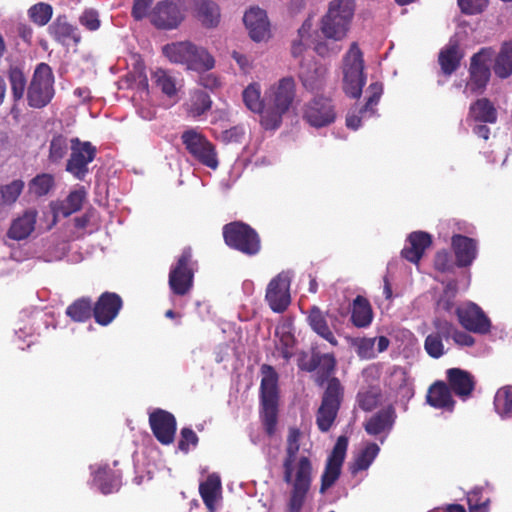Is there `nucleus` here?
Returning a JSON list of instances; mask_svg holds the SVG:
<instances>
[{"instance_id": "obj_58", "label": "nucleus", "mask_w": 512, "mask_h": 512, "mask_svg": "<svg viewBox=\"0 0 512 512\" xmlns=\"http://www.w3.org/2000/svg\"><path fill=\"white\" fill-rule=\"evenodd\" d=\"M462 13L475 15L481 13L487 6L488 0H457Z\"/></svg>"}, {"instance_id": "obj_25", "label": "nucleus", "mask_w": 512, "mask_h": 512, "mask_svg": "<svg viewBox=\"0 0 512 512\" xmlns=\"http://www.w3.org/2000/svg\"><path fill=\"white\" fill-rule=\"evenodd\" d=\"M397 414L393 405H388L373 414L363 425L367 434L377 436L389 433L396 421Z\"/></svg>"}, {"instance_id": "obj_28", "label": "nucleus", "mask_w": 512, "mask_h": 512, "mask_svg": "<svg viewBox=\"0 0 512 512\" xmlns=\"http://www.w3.org/2000/svg\"><path fill=\"white\" fill-rule=\"evenodd\" d=\"M49 34L58 43L69 46L71 43L78 45L81 35L78 28L70 24L65 15L58 16L48 27Z\"/></svg>"}, {"instance_id": "obj_26", "label": "nucleus", "mask_w": 512, "mask_h": 512, "mask_svg": "<svg viewBox=\"0 0 512 512\" xmlns=\"http://www.w3.org/2000/svg\"><path fill=\"white\" fill-rule=\"evenodd\" d=\"M407 245L402 249L401 256L407 261L418 264L424 252L432 244V237L424 231H414L407 237Z\"/></svg>"}, {"instance_id": "obj_47", "label": "nucleus", "mask_w": 512, "mask_h": 512, "mask_svg": "<svg viewBox=\"0 0 512 512\" xmlns=\"http://www.w3.org/2000/svg\"><path fill=\"white\" fill-rule=\"evenodd\" d=\"M93 304L89 298H80L66 309V314L76 322H85L93 316Z\"/></svg>"}, {"instance_id": "obj_2", "label": "nucleus", "mask_w": 512, "mask_h": 512, "mask_svg": "<svg viewBox=\"0 0 512 512\" xmlns=\"http://www.w3.org/2000/svg\"><path fill=\"white\" fill-rule=\"evenodd\" d=\"M260 418L268 435H273L276 430L278 408L280 400L279 375L275 368L268 364L260 367Z\"/></svg>"}, {"instance_id": "obj_20", "label": "nucleus", "mask_w": 512, "mask_h": 512, "mask_svg": "<svg viewBox=\"0 0 512 512\" xmlns=\"http://www.w3.org/2000/svg\"><path fill=\"white\" fill-rule=\"evenodd\" d=\"M122 298L114 292L102 293L93 305V317L101 326L109 325L122 309Z\"/></svg>"}, {"instance_id": "obj_38", "label": "nucleus", "mask_w": 512, "mask_h": 512, "mask_svg": "<svg viewBox=\"0 0 512 512\" xmlns=\"http://www.w3.org/2000/svg\"><path fill=\"white\" fill-rule=\"evenodd\" d=\"M275 336L279 339V351L281 356L288 362L294 355L293 349L296 345L292 325L290 323L278 325L275 329Z\"/></svg>"}, {"instance_id": "obj_4", "label": "nucleus", "mask_w": 512, "mask_h": 512, "mask_svg": "<svg viewBox=\"0 0 512 512\" xmlns=\"http://www.w3.org/2000/svg\"><path fill=\"white\" fill-rule=\"evenodd\" d=\"M355 0H331L320 20V31L327 39L341 41L349 30L355 14Z\"/></svg>"}, {"instance_id": "obj_53", "label": "nucleus", "mask_w": 512, "mask_h": 512, "mask_svg": "<svg viewBox=\"0 0 512 512\" xmlns=\"http://www.w3.org/2000/svg\"><path fill=\"white\" fill-rule=\"evenodd\" d=\"M381 399V391L377 387H370L357 393L356 401L361 410L370 412L375 409Z\"/></svg>"}, {"instance_id": "obj_45", "label": "nucleus", "mask_w": 512, "mask_h": 512, "mask_svg": "<svg viewBox=\"0 0 512 512\" xmlns=\"http://www.w3.org/2000/svg\"><path fill=\"white\" fill-rule=\"evenodd\" d=\"M12 97L15 103L20 101L27 90V80L24 72L16 66H11L7 72Z\"/></svg>"}, {"instance_id": "obj_35", "label": "nucleus", "mask_w": 512, "mask_h": 512, "mask_svg": "<svg viewBox=\"0 0 512 512\" xmlns=\"http://www.w3.org/2000/svg\"><path fill=\"white\" fill-rule=\"evenodd\" d=\"M307 321L313 332L328 341L332 346H338V340L328 325L326 315L318 306L311 307Z\"/></svg>"}, {"instance_id": "obj_63", "label": "nucleus", "mask_w": 512, "mask_h": 512, "mask_svg": "<svg viewBox=\"0 0 512 512\" xmlns=\"http://www.w3.org/2000/svg\"><path fill=\"white\" fill-rule=\"evenodd\" d=\"M153 0H134L131 14L135 20H142L148 15Z\"/></svg>"}, {"instance_id": "obj_1", "label": "nucleus", "mask_w": 512, "mask_h": 512, "mask_svg": "<svg viewBox=\"0 0 512 512\" xmlns=\"http://www.w3.org/2000/svg\"><path fill=\"white\" fill-rule=\"evenodd\" d=\"M297 366L305 372L317 371L314 382L319 387H324L321 403L316 411L317 428L328 432L334 425L341 405L344 401L345 388L337 377H331L336 368V359L333 354L312 352L308 357L306 352H301Z\"/></svg>"}, {"instance_id": "obj_14", "label": "nucleus", "mask_w": 512, "mask_h": 512, "mask_svg": "<svg viewBox=\"0 0 512 512\" xmlns=\"http://www.w3.org/2000/svg\"><path fill=\"white\" fill-rule=\"evenodd\" d=\"M187 0H163L150 13L151 23L158 29L172 30L184 20L182 5Z\"/></svg>"}, {"instance_id": "obj_30", "label": "nucleus", "mask_w": 512, "mask_h": 512, "mask_svg": "<svg viewBox=\"0 0 512 512\" xmlns=\"http://www.w3.org/2000/svg\"><path fill=\"white\" fill-rule=\"evenodd\" d=\"M37 214L35 209L26 210L21 216L12 221L7 236L17 241L28 238L35 229Z\"/></svg>"}, {"instance_id": "obj_7", "label": "nucleus", "mask_w": 512, "mask_h": 512, "mask_svg": "<svg viewBox=\"0 0 512 512\" xmlns=\"http://www.w3.org/2000/svg\"><path fill=\"white\" fill-rule=\"evenodd\" d=\"M196 265L191 247H185L169 271L168 285L173 295L185 296L190 293L194 285Z\"/></svg>"}, {"instance_id": "obj_46", "label": "nucleus", "mask_w": 512, "mask_h": 512, "mask_svg": "<svg viewBox=\"0 0 512 512\" xmlns=\"http://www.w3.org/2000/svg\"><path fill=\"white\" fill-rule=\"evenodd\" d=\"M211 104L209 94L203 90H198L191 95L186 111L192 118H197L207 112L211 108Z\"/></svg>"}, {"instance_id": "obj_41", "label": "nucleus", "mask_w": 512, "mask_h": 512, "mask_svg": "<svg viewBox=\"0 0 512 512\" xmlns=\"http://www.w3.org/2000/svg\"><path fill=\"white\" fill-rule=\"evenodd\" d=\"M151 80L167 97L171 98L177 94V80L170 71L156 68L151 73Z\"/></svg>"}, {"instance_id": "obj_31", "label": "nucleus", "mask_w": 512, "mask_h": 512, "mask_svg": "<svg viewBox=\"0 0 512 512\" xmlns=\"http://www.w3.org/2000/svg\"><path fill=\"white\" fill-rule=\"evenodd\" d=\"M121 478L119 470L103 465L94 472L93 483L103 494H110L119 490Z\"/></svg>"}, {"instance_id": "obj_60", "label": "nucleus", "mask_w": 512, "mask_h": 512, "mask_svg": "<svg viewBox=\"0 0 512 512\" xmlns=\"http://www.w3.org/2000/svg\"><path fill=\"white\" fill-rule=\"evenodd\" d=\"M432 324L436 330L434 334H439L440 337L446 340L451 338L456 330L454 325L450 321L443 319L441 317H435Z\"/></svg>"}, {"instance_id": "obj_24", "label": "nucleus", "mask_w": 512, "mask_h": 512, "mask_svg": "<svg viewBox=\"0 0 512 512\" xmlns=\"http://www.w3.org/2000/svg\"><path fill=\"white\" fill-rule=\"evenodd\" d=\"M450 390L461 399L469 398L476 386L475 377L461 368H450L446 371Z\"/></svg>"}, {"instance_id": "obj_49", "label": "nucleus", "mask_w": 512, "mask_h": 512, "mask_svg": "<svg viewBox=\"0 0 512 512\" xmlns=\"http://www.w3.org/2000/svg\"><path fill=\"white\" fill-rule=\"evenodd\" d=\"M55 186L52 174L41 173L32 178L28 183L29 193L36 197L46 196Z\"/></svg>"}, {"instance_id": "obj_17", "label": "nucleus", "mask_w": 512, "mask_h": 512, "mask_svg": "<svg viewBox=\"0 0 512 512\" xmlns=\"http://www.w3.org/2000/svg\"><path fill=\"white\" fill-rule=\"evenodd\" d=\"M291 280L288 274L282 272L272 278L267 285L265 300L275 313L285 312L291 304Z\"/></svg>"}, {"instance_id": "obj_11", "label": "nucleus", "mask_w": 512, "mask_h": 512, "mask_svg": "<svg viewBox=\"0 0 512 512\" xmlns=\"http://www.w3.org/2000/svg\"><path fill=\"white\" fill-rule=\"evenodd\" d=\"M226 245L248 256L258 254L261 249L258 233L241 221L226 224Z\"/></svg>"}, {"instance_id": "obj_39", "label": "nucleus", "mask_w": 512, "mask_h": 512, "mask_svg": "<svg viewBox=\"0 0 512 512\" xmlns=\"http://www.w3.org/2000/svg\"><path fill=\"white\" fill-rule=\"evenodd\" d=\"M461 59L462 54L459 52V47L456 43L443 48L438 56L439 65L445 75L454 73L459 68Z\"/></svg>"}, {"instance_id": "obj_8", "label": "nucleus", "mask_w": 512, "mask_h": 512, "mask_svg": "<svg viewBox=\"0 0 512 512\" xmlns=\"http://www.w3.org/2000/svg\"><path fill=\"white\" fill-rule=\"evenodd\" d=\"M312 463L307 456H301L294 465L291 484L292 489L288 501V512H300L312 483Z\"/></svg>"}, {"instance_id": "obj_21", "label": "nucleus", "mask_w": 512, "mask_h": 512, "mask_svg": "<svg viewBox=\"0 0 512 512\" xmlns=\"http://www.w3.org/2000/svg\"><path fill=\"white\" fill-rule=\"evenodd\" d=\"M243 21L253 41H267L271 37L270 22L265 10L252 7L244 14Z\"/></svg>"}, {"instance_id": "obj_56", "label": "nucleus", "mask_w": 512, "mask_h": 512, "mask_svg": "<svg viewBox=\"0 0 512 512\" xmlns=\"http://www.w3.org/2000/svg\"><path fill=\"white\" fill-rule=\"evenodd\" d=\"M376 338H354L352 346L355 347L357 355L362 359H371L375 357L374 346Z\"/></svg>"}, {"instance_id": "obj_40", "label": "nucleus", "mask_w": 512, "mask_h": 512, "mask_svg": "<svg viewBox=\"0 0 512 512\" xmlns=\"http://www.w3.org/2000/svg\"><path fill=\"white\" fill-rule=\"evenodd\" d=\"M298 436V430H293L290 432L287 439L286 456L283 461V480L285 482H291L292 480V473L294 472V463L300 448L298 443Z\"/></svg>"}, {"instance_id": "obj_27", "label": "nucleus", "mask_w": 512, "mask_h": 512, "mask_svg": "<svg viewBox=\"0 0 512 512\" xmlns=\"http://www.w3.org/2000/svg\"><path fill=\"white\" fill-rule=\"evenodd\" d=\"M451 246L455 253L458 267L470 266L477 256V241L473 238L455 234L451 238Z\"/></svg>"}, {"instance_id": "obj_10", "label": "nucleus", "mask_w": 512, "mask_h": 512, "mask_svg": "<svg viewBox=\"0 0 512 512\" xmlns=\"http://www.w3.org/2000/svg\"><path fill=\"white\" fill-rule=\"evenodd\" d=\"M181 142L186 151L200 164L215 170L218 157L215 146L207 137L195 128H189L181 134Z\"/></svg>"}, {"instance_id": "obj_32", "label": "nucleus", "mask_w": 512, "mask_h": 512, "mask_svg": "<svg viewBox=\"0 0 512 512\" xmlns=\"http://www.w3.org/2000/svg\"><path fill=\"white\" fill-rule=\"evenodd\" d=\"M194 8L195 17L207 28L215 27L220 22V9L210 0H187Z\"/></svg>"}, {"instance_id": "obj_23", "label": "nucleus", "mask_w": 512, "mask_h": 512, "mask_svg": "<svg viewBox=\"0 0 512 512\" xmlns=\"http://www.w3.org/2000/svg\"><path fill=\"white\" fill-rule=\"evenodd\" d=\"M368 98L365 105L359 109L358 114L349 113L346 117V125L353 130L361 126V119L371 117L375 114V106L378 104L382 93L383 85L380 82L371 83L367 89Z\"/></svg>"}, {"instance_id": "obj_37", "label": "nucleus", "mask_w": 512, "mask_h": 512, "mask_svg": "<svg viewBox=\"0 0 512 512\" xmlns=\"http://www.w3.org/2000/svg\"><path fill=\"white\" fill-rule=\"evenodd\" d=\"M467 503L470 512H489L490 499L485 497L481 489H475L467 494ZM446 512H466L463 505L449 504Z\"/></svg>"}, {"instance_id": "obj_12", "label": "nucleus", "mask_w": 512, "mask_h": 512, "mask_svg": "<svg viewBox=\"0 0 512 512\" xmlns=\"http://www.w3.org/2000/svg\"><path fill=\"white\" fill-rule=\"evenodd\" d=\"M492 57L493 50L491 48H482L471 57L469 79L464 93L480 95L485 91L491 76L490 63Z\"/></svg>"}, {"instance_id": "obj_54", "label": "nucleus", "mask_w": 512, "mask_h": 512, "mask_svg": "<svg viewBox=\"0 0 512 512\" xmlns=\"http://www.w3.org/2000/svg\"><path fill=\"white\" fill-rule=\"evenodd\" d=\"M67 152L68 139L62 134L54 135L49 145L48 160L51 163H59L67 155Z\"/></svg>"}, {"instance_id": "obj_18", "label": "nucleus", "mask_w": 512, "mask_h": 512, "mask_svg": "<svg viewBox=\"0 0 512 512\" xmlns=\"http://www.w3.org/2000/svg\"><path fill=\"white\" fill-rule=\"evenodd\" d=\"M455 313L460 325L467 331L481 335L490 332L491 321L477 304L467 302L456 307Z\"/></svg>"}, {"instance_id": "obj_3", "label": "nucleus", "mask_w": 512, "mask_h": 512, "mask_svg": "<svg viewBox=\"0 0 512 512\" xmlns=\"http://www.w3.org/2000/svg\"><path fill=\"white\" fill-rule=\"evenodd\" d=\"M296 96V84L292 77H283L270 88L268 105L260 119L266 130H275L282 123L283 115L289 111Z\"/></svg>"}, {"instance_id": "obj_42", "label": "nucleus", "mask_w": 512, "mask_h": 512, "mask_svg": "<svg viewBox=\"0 0 512 512\" xmlns=\"http://www.w3.org/2000/svg\"><path fill=\"white\" fill-rule=\"evenodd\" d=\"M379 451L380 448L376 443L367 444L350 464L349 469L351 474L356 475L360 471L367 470L377 457Z\"/></svg>"}, {"instance_id": "obj_22", "label": "nucleus", "mask_w": 512, "mask_h": 512, "mask_svg": "<svg viewBox=\"0 0 512 512\" xmlns=\"http://www.w3.org/2000/svg\"><path fill=\"white\" fill-rule=\"evenodd\" d=\"M327 69L313 58L303 59L300 63L298 77L306 90L319 91L325 84Z\"/></svg>"}, {"instance_id": "obj_64", "label": "nucleus", "mask_w": 512, "mask_h": 512, "mask_svg": "<svg viewBox=\"0 0 512 512\" xmlns=\"http://www.w3.org/2000/svg\"><path fill=\"white\" fill-rule=\"evenodd\" d=\"M451 338H453L454 342L459 346L470 347L473 346L475 343L474 338L470 334L464 331H459L457 329L455 330Z\"/></svg>"}, {"instance_id": "obj_29", "label": "nucleus", "mask_w": 512, "mask_h": 512, "mask_svg": "<svg viewBox=\"0 0 512 512\" xmlns=\"http://www.w3.org/2000/svg\"><path fill=\"white\" fill-rule=\"evenodd\" d=\"M200 496L209 512H215L216 503L221 498L222 482L220 475L216 473L209 474L207 478L199 484Z\"/></svg>"}, {"instance_id": "obj_61", "label": "nucleus", "mask_w": 512, "mask_h": 512, "mask_svg": "<svg viewBox=\"0 0 512 512\" xmlns=\"http://www.w3.org/2000/svg\"><path fill=\"white\" fill-rule=\"evenodd\" d=\"M434 267L440 272H448L453 268L451 255L446 250L438 251L434 258Z\"/></svg>"}, {"instance_id": "obj_55", "label": "nucleus", "mask_w": 512, "mask_h": 512, "mask_svg": "<svg viewBox=\"0 0 512 512\" xmlns=\"http://www.w3.org/2000/svg\"><path fill=\"white\" fill-rule=\"evenodd\" d=\"M53 9L50 4L39 2L28 9L30 20L38 26H45L52 18Z\"/></svg>"}, {"instance_id": "obj_33", "label": "nucleus", "mask_w": 512, "mask_h": 512, "mask_svg": "<svg viewBox=\"0 0 512 512\" xmlns=\"http://www.w3.org/2000/svg\"><path fill=\"white\" fill-rule=\"evenodd\" d=\"M498 113L493 103L488 98H480L474 101L467 115V121L494 124L497 122Z\"/></svg>"}, {"instance_id": "obj_51", "label": "nucleus", "mask_w": 512, "mask_h": 512, "mask_svg": "<svg viewBox=\"0 0 512 512\" xmlns=\"http://www.w3.org/2000/svg\"><path fill=\"white\" fill-rule=\"evenodd\" d=\"M25 183L21 179H15L12 182L0 185V205L11 206L21 195Z\"/></svg>"}, {"instance_id": "obj_59", "label": "nucleus", "mask_w": 512, "mask_h": 512, "mask_svg": "<svg viewBox=\"0 0 512 512\" xmlns=\"http://www.w3.org/2000/svg\"><path fill=\"white\" fill-rule=\"evenodd\" d=\"M198 443V436L191 428H182L178 448L183 452H188L190 446L195 447Z\"/></svg>"}, {"instance_id": "obj_6", "label": "nucleus", "mask_w": 512, "mask_h": 512, "mask_svg": "<svg viewBox=\"0 0 512 512\" xmlns=\"http://www.w3.org/2000/svg\"><path fill=\"white\" fill-rule=\"evenodd\" d=\"M343 90L351 98L358 99L366 83L364 57L357 42H353L343 57Z\"/></svg>"}, {"instance_id": "obj_13", "label": "nucleus", "mask_w": 512, "mask_h": 512, "mask_svg": "<svg viewBox=\"0 0 512 512\" xmlns=\"http://www.w3.org/2000/svg\"><path fill=\"white\" fill-rule=\"evenodd\" d=\"M71 153L66 163V171L77 180H84L89 173L88 165L94 161L97 148L89 141L75 137L70 140Z\"/></svg>"}, {"instance_id": "obj_50", "label": "nucleus", "mask_w": 512, "mask_h": 512, "mask_svg": "<svg viewBox=\"0 0 512 512\" xmlns=\"http://www.w3.org/2000/svg\"><path fill=\"white\" fill-rule=\"evenodd\" d=\"M243 101L246 107L252 112L259 113L261 116L266 107L261 99L260 86L257 83L250 84L243 91Z\"/></svg>"}, {"instance_id": "obj_44", "label": "nucleus", "mask_w": 512, "mask_h": 512, "mask_svg": "<svg viewBox=\"0 0 512 512\" xmlns=\"http://www.w3.org/2000/svg\"><path fill=\"white\" fill-rule=\"evenodd\" d=\"M85 200L84 190H75L69 193L66 199L54 208L55 216L69 217L81 210Z\"/></svg>"}, {"instance_id": "obj_43", "label": "nucleus", "mask_w": 512, "mask_h": 512, "mask_svg": "<svg viewBox=\"0 0 512 512\" xmlns=\"http://www.w3.org/2000/svg\"><path fill=\"white\" fill-rule=\"evenodd\" d=\"M497 77L505 79L512 74V41L505 42L498 53L493 66Z\"/></svg>"}, {"instance_id": "obj_34", "label": "nucleus", "mask_w": 512, "mask_h": 512, "mask_svg": "<svg viewBox=\"0 0 512 512\" xmlns=\"http://www.w3.org/2000/svg\"><path fill=\"white\" fill-rule=\"evenodd\" d=\"M449 386L443 381L435 382L428 390L427 403L437 409L453 410L455 401L452 398Z\"/></svg>"}, {"instance_id": "obj_19", "label": "nucleus", "mask_w": 512, "mask_h": 512, "mask_svg": "<svg viewBox=\"0 0 512 512\" xmlns=\"http://www.w3.org/2000/svg\"><path fill=\"white\" fill-rule=\"evenodd\" d=\"M149 425L158 442L163 445L173 443L177 430V422L171 412L156 408L149 414Z\"/></svg>"}, {"instance_id": "obj_5", "label": "nucleus", "mask_w": 512, "mask_h": 512, "mask_svg": "<svg viewBox=\"0 0 512 512\" xmlns=\"http://www.w3.org/2000/svg\"><path fill=\"white\" fill-rule=\"evenodd\" d=\"M162 52L171 63L183 65L187 70L204 72L211 70L215 65L214 58L206 49L190 41L166 44Z\"/></svg>"}, {"instance_id": "obj_15", "label": "nucleus", "mask_w": 512, "mask_h": 512, "mask_svg": "<svg viewBox=\"0 0 512 512\" xmlns=\"http://www.w3.org/2000/svg\"><path fill=\"white\" fill-rule=\"evenodd\" d=\"M348 438L339 436L330 455L327 458L324 472L321 476L320 493H325L338 480L345 460Z\"/></svg>"}, {"instance_id": "obj_57", "label": "nucleus", "mask_w": 512, "mask_h": 512, "mask_svg": "<svg viewBox=\"0 0 512 512\" xmlns=\"http://www.w3.org/2000/svg\"><path fill=\"white\" fill-rule=\"evenodd\" d=\"M442 337L439 334H429L424 342V348L427 354L435 359L440 358L444 355V345L442 342Z\"/></svg>"}, {"instance_id": "obj_62", "label": "nucleus", "mask_w": 512, "mask_h": 512, "mask_svg": "<svg viewBox=\"0 0 512 512\" xmlns=\"http://www.w3.org/2000/svg\"><path fill=\"white\" fill-rule=\"evenodd\" d=\"M79 22L90 31H95L100 27L98 13L94 10H85L80 16Z\"/></svg>"}, {"instance_id": "obj_16", "label": "nucleus", "mask_w": 512, "mask_h": 512, "mask_svg": "<svg viewBox=\"0 0 512 512\" xmlns=\"http://www.w3.org/2000/svg\"><path fill=\"white\" fill-rule=\"evenodd\" d=\"M303 119L315 128L332 124L336 119V111L332 100L323 96L313 98L304 107Z\"/></svg>"}, {"instance_id": "obj_52", "label": "nucleus", "mask_w": 512, "mask_h": 512, "mask_svg": "<svg viewBox=\"0 0 512 512\" xmlns=\"http://www.w3.org/2000/svg\"><path fill=\"white\" fill-rule=\"evenodd\" d=\"M458 285L455 280L449 281L437 300V310L450 313L455 307Z\"/></svg>"}, {"instance_id": "obj_48", "label": "nucleus", "mask_w": 512, "mask_h": 512, "mask_svg": "<svg viewBox=\"0 0 512 512\" xmlns=\"http://www.w3.org/2000/svg\"><path fill=\"white\" fill-rule=\"evenodd\" d=\"M494 407L502 418L512 417V386L499 388L494 397Z\"/></svg>"}, {"instance_id": "obj_9", "label": "nucleus", "mask_w": 512, "mask_h": 512, "mask_svg": "<svg viewBox=\"0 0 512 512\" xmlns=\"http://www.w3.org/2000/svg\"><path fill=\"white\" fill-rule=\"evenodd\" d=\"M54 75L46 63L36 66L30 85L27 88V100L30 107H45L54 95Z\"/></svg>"}, {"instance_id": "obj_36", "label": "nucleus", "mask_w": 512, "mask_h": 512, "mask_svg": "<svg viewBox=\"0 0 512 512\" xmlns=\"http://www.w3.org/2000/svg\"><path fill=\"white\" fill-rule=\"evenodd\" d=\"M373 311L370 302L365 297L358 295L352 303L351 322L355 327L364 328L371 324Z\"/></svg>"}]
</instances>
